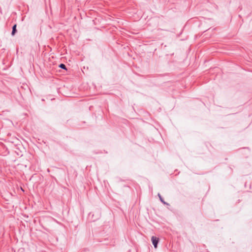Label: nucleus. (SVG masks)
<instances>
[{
	"instance_id": "1",
	"label": "nucleus",
	"mask_w": 252,
	"mask_h": 252,
	"mask_svg": "<svg viewBox=\"0 0 252 252\" xmlns=\"http://www.w3.org/2000/svg\"><path fill=\"white\" fill-rule=\"evenodd\" d=\"M152 241L154 247L156 248L158 242V239L154 236H152Z\"/></svg>"
},
{
	"instance_id": "4",
	"label": "nucleus",
	"mask_w": 252,
	"mask_h": 252,
	"mask_svg": "<svg viewBox=\"0 0 252 252\" xmlns=\"http://www.w3.org/2000/svg\"><path fill=\"white\" fill-rule=\"evenodd\" d=\"M59 67H61V68H63V69H66V66L65 65L63 64V63H61L60 65H59Z\"/></svg>"
},
{
	"instance_id": "3",
	"label": "nucleus",
	"mask_w": 252,
	"mask_h": 252,
	"mask_svg": "<svg viewBox=\"0 0 252 252\" xmlns=\"http://www.w3.org/2000/svg\"><path fill=\"white\" fill-rule=\"evenodd\" d=\"M16 25H14L12 27V35H14L16 32Z\"/></svg>"
},
{
	"instance_id": "2",
	"label": "nucleus",
	"mask_w": 252,
	"mask_h": 252,
	"mask_svg": "<svg viewBox=\"0 0 252 252\" xmlns=\"http://www.w3.org/2000/svg\"><path fill=\"white\" fill-rule=\"evenodd\" d=\"M158 197H159V198L160 201L162 203H163L164 204H168L166 202H165L164 201L163 199V198H162V197H161V195L160 194V193H158Z\"/></svg>"
}]
</instances>
